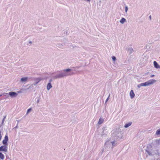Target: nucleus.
<instances>
[{"instance_id": "1", "label": "nucleus", "mask_w": 160, "mask_h": 160, "mask_svg": "<svg viewBox=\"0 0 160 160\" xmlns=\"http://www.w3.org/2000/svg\"><path fill=\"white\" fill-rule=\"evenodd\" d=\"M71 71V69L68 68L61 71V72H59V73L52 77V79H56L62 78L67 76L71 75L72 74L70 72Z\"/></svg>"}, {"instance_id": "2", "label": "nucleus", "mask_w": 160, "mask_h": 160, "mask_svg": "<svg viewBox=\"0 0 160 160\" xmlns=\"http://www.w3.org/2000/svg\"><path fill=\"white\" fill-rule=\"evenodd\" d=\"M156 82V80L154 79H151L145 82L141 83L140 84V86H149L153 84Z\"/></svg>"}, {"instance_id": "3", "label": "nucleus", "mask_w": 160, "mask_h": 160, "mask_svg": "<svg viewBox=\"0 0 160 160\" xmlns=\"http://www.w3.org/2000/svg\"><path fill=\"white\" fill-rule=\"evenodd\" d=\"M8 147L7 145H4L0 147V151H3L6 152L8 151Z\"/></svg>"}, {"instance_id": "4", "label": "nucleus", "mask_w": 160, "mask_h": 160, "mask_svg": "<svg viewBox=\"0 0 160 160\" xmlns=\"http://www.w3.org/2000/svg\"><path fill=\"white\" fill-rule=\"evenodd\" d=\"M145 151L149 156H152L154 154H157L158 153V151L157 150L155 152L152 151V152H151L150 151L148 150H146Z\"/></svg>"}, {"instance_id": "5", "label": "nucleus", "mask_w": 160, "mask_h": 160, "mask_svg": "<svg viewBox=\"0 0 160 160\" xmlns=\"http://www.w3.org/2000/svg\"><path fill=\"white\" fill-rule=\"evenodd\" d=\"M8 140V137L7 135H6L4 137V139L2 141V143L4 145L8 146L7 142Z\"/></svg>"}, {"instance_id": "6", "label": "nucleus", "mask_w": 160, "mask_h": 160, "mask_svg": "<svg viewBox=\"0 0 160 160\" xmlns=\"http://www.w3.org/2000/svg\"><path fill=\"white\" fill-rule=\"evenodd\" d=\"M42 78H35L34 79V82L33 83V84L34 86L37 85L38 83L41 81L42 80Z\"/></svg>"}, {"instance_id": "7", "label": "nucleus", "mask_w": 160, "mask_h": 160, "mask_svg": "<svg viewBox=\"0 0 160 160\" xmlns=\"http://www.w3.org/2000/svg\"><path fill=\"white\" fill-rule=\"evenodd\" d=\"M8 94L12 98L16 97L18 95V93L14 92H9Z\"/></svg>"}, {"instance_id": "8", "label": "nucleus", "mask_w": 160, "mask_h": 160, "mask_svg": "<svg viewBox=\"0 0 160 160\" xmlns=\"http://www.w3.org/2000/svg\"><path fill=\"white\" fill-rule=\"evenodd\" d=\"M107 142L105 144V145H104V148L102 149L101 151L99 153V154H100L101 155H102V154L103 152L104 151V150L105 151H106V150H107L106 149V148H107V147H108V146H107V142Z\"/></svg>"}, {"instance_id": "9", "label": "nucleus", "mask_w": 160, "mask_h": 160, "mask_svg": "<svg viewBox=\"0 0 160 160\" xmlns=\"http://www.w3.org/2000/svg\"><path fill=\"white\" fill-rule=\"evenodd\" d=\"M102 130L103 131L101 135L102 136H103L104 135H106L107 133V132L106 131V130H107V129H106V126H104L102 128Z\"/></svg>"}, {"instance_id": "10", "label": "nucleus", "mask_w": 160, "mask_h": 160, "mask_svg": "<svg viewBox=\"0 0 160 160\" xmlns=\"http://www.w3.org/2000/svg\"><path fill=\"white\" fill-rule=\"evenodd\" d=\"M130 95L131 99H132L135 96V94L133 90H131L130 92Z\"/></svg>"}, {"instance_id": "11", "label": "nucleus", "mask_w": 160, "mask_h": 160, "mask_svg": "<svg viewBox=\"0 0 160 160\" xmlns=\"http://www.w3.org/2000/svg\"><path fill=\"white\" fill-rule=\"evenodd\" d=\"M153 64L154 67L156 68H160V66L158 64L157 62L155 61H154L153 62Z\"/></svg>"}, {"instance_id": "12", "label": "nucleus", "mask_w": 160, "mask_h": 160, "mask_svg": "<svg viewBox=\"0 0 160 160\" xmlns=\"http://www.w3.org/2000/svg\"><path fill=\"white\" fill-rule=\"evenodd\" d=\"M52 87L51 83H48L47 86V89L48 90H49Z\"/></svg>"}, {"instance_id": "13", "label": "nucleus", "mask_w": 160, "mask_h": 160, "mask_svg": "<svg viewBox=\"0 0 160 160\" xmlns=\"http://www.w3.org/2000/svg\"><path fill=\"white\" fill-rule=\"evenodd\" d=\"M128 50L129 52V54H131L132 53L134 52V50H133L132 48H128Z\"/></svg>"}, {"instance_id": "14", "label": "nucleus", "mask_w": 160, "mask_h": 160, "mask_svg": "<svg viewBox=\"0 0 160 160\" xmlns=\"http://www.w3.org/2000/svg\"><path fill=\"white\" fill-rule=\"evenodd\" d=\"M126 19L125 18H122L120 20V22L122 24H123L125 22H126Z\"/></svg>"}, {"instance_id": "15", "label": "nucleus", "mask_w": 160, "mask_h": 160, "mask_svg": "<svg viewBox=\"0 0 160 160\" xmlns=\"http://www.w3.org/2000/svg\"><path fill=\"white\" fill-rule=\"evenodd\" d=\"M103 119L100 118L99 120V121L98 122V123L99 124H101L103 122Z\"/></svg>"}, {"instance_id": "16", "label": "nucleus", "mask_w": 160, "mask_h": 160, "mask_svg": "<svg viewBox=\"0 0 160 160\" xmlns=\"http://www.w3.org/2000/svg\"><path fill=\"white\" fill-rule=\"evenodd\" d=\"M132 124L131 122H129L128 123L125 124L124 125V127L125 128H127L130 126Z\"/></svg>"}, {"instance_id": "17", "label": "nucleus", "mask_w": 160, "mask_h": 160, "mask_svg": "<svg viewBox=\"0 0 160 160\" xmlns=\"http://www.w3.org/2000/svg\"><path fill=\"white\" fill-rule=\"evenodd\" d=\"M28 79V78L27 77H24L22 78L21 79V81L22 82H24L26 81Z\"/></svg>"}, {"instance_id": "18", "label": "nucleus", "mask_w": 160, "mask_h": 160, "mask_svg": "<svg viewBox=\"0 0 160 160\" xmlns=\"http://www.w3.org/2000/svg\"><path fill=\"white\" fill-rule=\"evenodd\" d=\"M4 158V155L2 153L0 152V158L2 160H3Z\"/></svg>"}, {"instance_id": "19", "label": "nucleus", "mask_w": 160, "mask_h": 160, "mask_svg": "<svg viewBox=\"0 0 160 160\" xmlns=\"http://www.w3.org/2000/svg\"><path fill=\"white\" fill-rule=\"evenodd\" d=\"M155 135H160V129H158L157 130Z\"/></svg>"}, {"instance_id": "20", "label": "nucleus", "mask_w": 160, "mask_h": 160, "mask_svg": "<svg viewBox=\"0 0 160 160\" xmlns=\"http://www.w3.org/2000/svg\"><path fill=\"white\" fill-rule=\"evenodd\" d=\"M111 143L112 146V148L113 147L115 146L116 145V141H114L112 142H111Z\"/></svg>"}, {"instance_id": "21", "label": "nucleus", "mask_w": 160, "mask_h": 160, "mask_svg": "<svg viewBox=\"0 0 160 160\" xmlns=\"http://www.w3.org/2000/svg\"><path fill=\"white\" fill-rule=\"evenodd\" d=\"M128 8L127 6L125 7V12H127L128 10Z\"/></svg>"}, {"instance_id": "22", "label": "nucleus", "mask_w": 160, "mask_h": 160, "mask_svg": "<svg viewBox=\"0 0 160 160\" xmlns=\"http://www.w3.org/2000/svg\"><path fill=\"white\" fill-rule=\"evenodd\" d=\"M112 60L113 61H115L116 60V58L115 56H112Z\"/></svg>"}, {"instance_id": "23", "label": "nucleus", "mask_w": 160, "mask_h": 160, "mask_svg": "<svg viewBox=\"0 0 160 160\" xmlns=\"http://www.w3.org/2000/svg\"><path fill=\"white\" fill-rule=\"evenodd\" d=\"M32 110V109L31 108H30L28 109L27 111V113H28Z\"/></svg>"}, {"instance_id": "24", "label": "nucleus", "mask_w": 160, "mask_h": 160, "mask_svg": "<svg viewBox=\"0 0 160 160\" xmlns=\"http://www.w3.org/2000/svg\"><path fill=\"white\" fill-rule=\"evenodd\" d=\"M2 131L1 130H0V141L1 140L2 138V135H1Z\"/></svg>"}, {"instance_id": "25", "label": "nucleus", "mask_w": 160, "mask_h": 160, "mask_svg": "<svg viewBox=\"0 0 160 160\" xmlns=\"http://www.w3.org/2000/svg\"><path fill=\"white\" fill-rule=\"evenodd\" d=\"M110 95L109 94V96L107 98V99H106V101H105V103H106L107 102V101H108V100L109 99V97H110Z\"/></svg>"}, {"instance_id": "26", "label": "nucleus", "mask_w": 160, "mask_h": 160, "mask_svg": "<svg viewBox=\"0 0 160 160\" xmlns=\"http://www.w3.org/2000/svg\"><path fill=\"white\" fill-rule=\"evenodd\" d=\"M156 140L157 143H159L160 142V140L157 139Z\"/></svg>"}, {"instance_id": "27", "label": "nucleus", "mask_w": 160, "mask_h": 160, "mask_svg": "<svg viewBox=\"0 0 160 160\" xmlns=\"http://www.w3.org/2000/svg\"><path fill=\"white\" fill-rule=\"evenodd\" d=\"M52 81V79H51L49 80V82L51 83V82Z\"/></svg>"}, {"instance_id": "28", "label": "nucleus", "mask_w": 160, "mask_h": 160, "mask_svg": "<svg viewBox=\"0 0 160 160\" xmlns=\"http://www.w3.org/2000/svg\"><path fill=\"white\" fill-rule=\"evenodd\" d=\"M18 128V124L17 123L16 126L14 128Z\"/></svg>"}, {"instance_id": "29", "label": "nucleus", "mask_w": 160, "mask_h": 160, "mask_svg": "<svg viewBox=\"0 0 160 160\" xmlns=\"http://www.w3.org/2000/svg\"><path fill=\"white\" fill-rule=\"evenodd\" d=\"M6 118V117H5L4 118H3L2 121V123H3V122H4V119Z\"/></svg>"}, {"instance_id": "30", "label": "nucleus", "mask_w": 160, "mask_h": 160, "mask_svg": "<svg viewBox=\"0 0 160 160\" xmlns=\"http://www.w3.org/2000/svg\"><path fill=\"white\" fill-rule=\"evenodd\" d=\"M17 122H18V123H18H18L19 122H20V120H17Z\"/></svg>"}, {"instance_id": "31", "label": "nucleus", "mask_w": 160, "mask_h": 160, "mask_svg": "<svg viewBox=\"0 0 160 160\" xmlns=\"http://www.w3.org/2000/svg\"><path fill=\"white\" fill-rule=\"evenodd\" d=\"M140 87H141V86H140V84H139V85H138V88H140Z\"/></svg>"}, {"instance_id": "32", "label": "nucleus", "mask_w": 160, "mask_h": 160, "mask_svg": "<svg viewBox=\"0 0 160 160\" xmlns=\"http://www.w3.org/2000/svg\"><path fill=\"white\" fill-rule=\"evenodd\" d=\"M154 76V75H152L151 76V77L152 78Z\"/></svg>"}, {"instance_id": "33", "label": "nucleus", "mask_w": 160, "mask_h": 160, "mask_svg": "<svg viewBox=\"0 0 160 160\" xmlns=\"http://www.w3.org/2000/svg\"><path fill=\"white\" fill-rule=\"evenodd\" d=\"M32 43V42L31 41H30L29 42V43L31 44V43Z\"/></svg>"}, {"instance_id": "34", "label": "nucleus", "mask_w": 160, "mask_h": 160, "mask_svg": "<svg viewBox=\"0 0 160 160\" xmlns=\"http://www.w3.org/2000/svg\"><path fill=\"white\" fill-rule=\"evenodd\" d=\"M149 18L151 19V16L150 15L149 16Z\"/></svg>"}, {"instance_id": "35", "label": "nucleus", "mask_w": 160, "mask_h": 160, "mask_svg": "<svg viewBox=\"0 0 160 160\" xmlns=\"http://www.w3.org/2000/svg\"><path fill=\"white\" fill-rule=\"evenodd\" d=\"M1 96H2V95H0V97H1Z\"/></svg>"}]
</instances>
